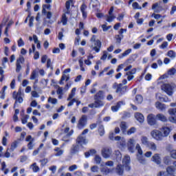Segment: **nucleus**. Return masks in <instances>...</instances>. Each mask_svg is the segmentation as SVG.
I'll list each match as a JSON object with an SVG mask.
<instances>
[{"label":"nucleus","mask_w":176,"mask_h":176,"mask_svg":"<svg viewBox=\"0 0 176 176\" xmlns=\"http://www.w3.org/2000/svg\"><path fill=\"white\" fill-rule=\"evenodd\" d=\"M113 89H116V93H117L120 97H122V96L126 93L127 87H123V84L122 83L118 84V82H114L113 84Z\"/></svg>","instance_id":"f257e3e1"},{"label":"nucleus","mask_w":176,"mask_h":176,"mask_svg":"<svg viewBox=\"0 0 176 176\" xmlns=\"http://www.w3.org/2000/svg\"><path fill=\"white\" fill-rule=\"evenodd\" d=\"M91 47L93 50H95L96 53H98L100 52V49H101V41L98 39H96V35H93L91 38Z\"/></svg>","instance_id":"f03ea898"},{"label":"nucleus","mask_w":176,"mask_h":176,"mask_svg":"<svg viewBox=\"0 0 176 176\" xmlns=\"http://www.w3.org/2000/svg\"><path fill=\"white\" fill-rule=\"evenodd\" d=\"M175 87V85L164 83L162 85L161 89L163 91H165L168 96H173V90Z\"/></svg>","instance_id":"7ed1b4c3"},{"label":"nucleus","mask_w":176,"mask_h":176,"mask_svg":"<svg viewBox=\"0 0 176 176\" xmlns=\"http://www.w3.org/2000/svg\"><path fill=\"white\" fill-rule=\"evenodd\" d=\"M86 124H87V116L82 115L78 120L77 128L79 130H82V129H85Z\"/></svg>","instance_id":"20e7f679"},{"label":"nucleus","mask_w":176,"mask_h":176,"mask_svg":"<svg viewBox=\"0 0 176 176\" xmlns=\"http://www.w3.org/2000/svg\"><path fill=\"white\" fill-rule=\"evenodd\" d=\"M105 105V102L100 99H94V102L88 105L89 108H101Z\"/></svg>","instance_id":"39448f33"},{"label":"nucleus","mask_w":176,"mask_h":176,"mask_svg":"<svg viewBox=\"0 0 176 176\" xmlns=\"http://www.w3.org/2000/svg\"><path fill=\"white\" fill-rule=\"evenodd\" d=\"M151 135L154 140L162 141L165 137H168V133H153Z\"/></svg>","instance_id":"423d86ee"},{"label":"nucleus","mask_w":176,"mask_h":176,"mask_svg":"<svg viewBox=\"0 0 176 176\" xmlns=\"http://www.w3.org/2000/svg\"><path fill=\"white\" fill-rule=\"evenodd\" d=\"M76 142L78 145H80L81 146L82 145H86V144H87L88 141L86 140V135H85V133H81L78 137Z\"/></svg>","instance_id":"0eeeda50"},{"label":"nucleus","mask_w":176,"mask_h":176,"mask_svg":"<svg viewBox=\"0 0 176 176\" xmlns=\"http://www.w3.org/2000/svg\"><path fill=\"white\" fill-rule=\"evenodd\" d=\"M170 117H169V122L172 123H176V108L175 109H169L168 111Z\"/></svg>","instance_id":"6e6552de"},{"label":"nucleus","mask_w":176,"mask_h":176,"mask_svg":"<svg viewBox=\"0 0 176 176\" xmlns=\"http://www.w3.org/2000/svg\"><path fill=\"white\" fill-rule=\"evenodd\" d=\"M147 122L150 126H156V124H157V121H156V116L152 113L147 116Z\"/></svg>","instance_id":"1a4fd4ad"},{"label":"nucleus","mask_w":176,"mask_h":176,"mask_svg":"<svg viewBox=\"0 0 176 176\" xmlns=\"http://www.w3.org/2000/svg\"><path fill=\"white\" fill-rule=\"evenodd\" d=\"M24 63V56H20L19 58L16 60V72L19 73L21 71V64Z\"/></svg>","instance_id":"9d476101"},{"label":"nucleus","mask_w":176,"mask_h":176,"mask_svg":"<svg viewBox=\"0 0 176 176\" xmlns=\"http://www.w3.org/2000/svg\"><path fill=\"white\" fill-rule=\"evenodd\" d=\"M122 164L127 171H130V156L125 155L122 160Z\"/></svg>","instance_id":"9b49d317"},{"label":"nucleus","mask_w":176,"mask_h":176,"mask_svg":"<svg viewBox=\"0 0 176 176\" xmlns=\"http://www.w3.org/2000/svg\"><path fill=\"white\" fill-rule=\"evenodd\" d=\"M112 153V150L109 148H104L102 150V155L104 159H108L111 154Z\"/></svg>","instance_id":"f8f14e48"},{"label":"nucleus","mask_w":176,"mask_h":176,"mask_svg":"<svg viewBox=\"0 0 176 176\" xmlns=\"http://www.w3.org/2000/svg\"><path fill=\"white\" fill-rule=\"evenodd\" d=\"M100 171L102 174L105 175H108L110 173H112V170L109 168L108 167L105 166L104 164H101Z\"/></svg>","instance_id":"ddd939ff"},{"label":"nucleus","mask_w":176,"mask_h":176,"mask_svg":"<svg viewBox=\"0 0 176 176\" xmlns=\"http://www.w3.org/2000/svg\"><path fill=\"white\" fill-rule=\"evenodd\" d=\"M134 142H135L134 139H130L128 141V144H127L128 150L129 151V152H131V153L134 152Z\"/></svg>","instance_id":"4468645a"},{"label":"nucleus","mask_w":176,"mask_h":176,"mask_svg":"<svg viewBox=\"0 0 176 176\" xmlns=\"http://www.w3.org/2000/svg\"><path fill=\"white\" fill-rule=\"evenodd\" d=\"M135 118L139 123H144V120H145L144 115L141 113H135Z\"/></svg>","instance_id":"2eb2a0df"},{"label":"nucleus","mask_w":176,"mask_h":176,"mask_svg":"<svg viewBox=\"0 0 176 176\" xmlns=\"http://www.w3.org/2000/svg\"><path fill=\"white\" fill-rule=\"evenodd\" d=\"M94 98V100H100L102 101V100L105 98V96H104V91H99L98 93L96 94Z\"/></svg>","instance_id":"dca6fc26"},{"label":"nucleus","mask_w":176,"mask_h":176,"mask_svg":"<svg viewBox=\"0 0 176 176\" xmlns=\"http://www.w3.org/2000/svg\"><path fill=\"white\" fill-rule=\"evenodd\" d=\"M155 108H157V109H159V111L164 112V111H166V104L160 102H156Z\"/></svg>","instance_id":"f3484780"},{"label":"nucleus","mask_w":176,"mask_h":176,"mask_svg":"<svg viewBox=\"0 0 176 176\" xmlns=\"http://www.w3.org/2000/svg\"><path fill=\"white\" fill-rule=\"evenodd\" d=\"M152 162H154V163H156V164H160L162 163V159L160 158V155L159 154H155L152 158Z\"/></svg>","instance_id":"a211bd4d"},{"label":"nucleus","mask_w":176,"mask_h":176,"mask_svg":"<svg viewBox=\"0 0 176 176\" xmlns=\"http://www.w3.org/2000/svg\"><path fill=\"white\" fill-rule=\"evenodd\" d=\"M86 9H87L86 4H82L80 6V12L82 14V19H86L87 17V12H86Z\"/></svg>","instance_id":"6ab92c4d"},{"label":"nucleus","mask_w":176,"mask_h":176,"mask_svg":"<svg viewBox=\"0 0 176 176\" xmlns=\"http://www.w3.org/2000/svg\"><path fill=\"white\" fill-rule=\"evenodd\" d=\"M54 155L56 156V157H58V156H62V155H63L64 153V150L61 149V148L60 147H56L54 149Z\"/></svg>","instance_id":"aec40b11"},{"label":"nucleus","mask_w":176,"mask_h":176,"mask_svg":"<svg viewBox=\"0 0 176 176\" xmlns=\"http://www.w3.org/2000/svg\"><path fill=\"white\" fill-rule=\"evenodd\" d=\"M176 168L173 166H169L166 168V173L168 175H174V173H175Z\"/></svg>","instance_id":"412c9836"},{"label":"nucleus","mask_w":176,"mask_h":176,"mask_svg":"<svg viewBox=\"0 0 176 176\" xmlns=\"http://www.w3.org/2000/svg\"><path fill=\"white\" fill-rule=\"evenodd\" d=\"M117 141H119L118 147L121 149H123L126 146V140L124 138L120 137V140Z\"/></svg>","instance_id":"4be33fe9"},{"label":"nucleus","mask_w":176,"mask_h":176,"mask_svg":"<svg viewBox=\"0 0 176 176\" xmlns=\"http://www.w3.org/2000/svg\"><path fill=\"white\" fill-rule=\"evenodd\" d=\"M123 104H124V102H123L122 101L118 102L116 106L111 107V111L113 112H118V111H119V108H120V106L123 105Z\"/></svg>","instance_id":"5701e85b"},{"label":"nucleus","mask_w":176,"mask_h":176,"mask_svg":"<svg viewBox=\"0 0 176 176\" xmlns=\"http://www.w3.org/2000/svg\"><path fill=\"white\" fill-rule=\"evenodd\" d=\"M79 152V144L75 145L74 144L71 148L70 153L72 155H75Z\"/></svg>","instance_id":"b1692460"},{"label":"nucleus","mask_w":176,"mask_h":176,"mask_svg":"<svg viewBox=\"0 0 176 176\" xmlns=\"http://www.w3.org/2000/svg\"><path fill=\"white\" fill-rule=\"evenodd\" d=\"M146 147L151 151H157V146L153 142H150Z\"/></svg>","instance_id":"393cba45"},{"label":"nucleus","mask_w":176,"mask_h":176,"mask_svg":"<svg viewBox=\"0 0 176 176\" xmlns=\"http://www.w3.org/2000/svg\"><path fill=\"white\" fill-rule=\"evenodd\" d=\"M39 75V72L36 69H34L32 71L31 76H30V80H34V79H36Z\"/></svg>","instance_id":"a878e982"},{"label":"nucleus","mask_w":176,"mask_h":176,"mask_svg":"<svg viewBox=\"0 0 176 176\" xmlns=\"http://www.w3.org/2000/svg\"><path fill=\"white\" fill-rule=\"evenodd\" d=\"M173 131V128L168 125H164L161 129V131H163V133H170Z\"/></svg>","instance_id":"bb28decb"},{"label":"nucleus","mask_w":176,"mask_h":176,"mask_svg":"<svg viewBox=\"0 0 176 176\" xmlns=\"http://www.w3.org/2000/svg\"><path fill=\"white\" fill-rule=\"evenodd\" d=\"M120 127L122 133H126V130H127V123L124 121L121 122Z\"/></svg>","instance_id":"cd10ccee"},{"label":"nucleus","mask_w":176,"mask_h":176,"mask_svg":"<svg viewBox=\"0 0 176 176\" xmlns=\"http://www.w3.org/2000/svg\"><path fill=\"white\" fill-rule=\"evenodd\" d=\"M109 138V140H111V141H119L120 140V136H116V133H110Z\"/></svg>","instance_id":"c85d7f7f"},{"label":"nucleus","mask_w":176,"mask_h":176,"mask_svg":"<svg viewBox=\"0 0 176 176\" xmlns=\"http://www.w3.org/2000/svg\"><path fill=\"white\" fill-rule=\"evenodd\" d=\"M14 22H13V21H10L7 25V27L6 28V30H5V32H4V34L6 35V36H9V33L8 31H9V29L10 28V26L14 24Z\"/></svg>","instance_id":"c756f323"},{"label":"nucleus","mask_w":176,"mask_h":176,"mask_svg":"<svg viewBox=\"0 0 176 176\" xmlns=\"http://www.w3.org/2000/svg\"><path fill=\"white\" fill-rule=\"evenodd\" d=\"M156 118H157L158 120H160L161 122H167V117L162 113L157 114Z\"/></svg>","instance_id":"7c9ffc66"},{"label":"nucleus","mask_w":176,"mask_h":176,"mask_svg":"<svg viewBox=\"0 0 176 176\" xmlns=\"http://www.w3.org/2000/svg\"><path fill=\"white\" fill-rule=\"evenodd\" d=\"M123 166L122 165H118L116 169V173L118 174V175H123Z\"/></svg>","instance_id":"2f4dec72"},{"label":"nucleus","mask_w":176,"mask_h":176,"mask_svg":"<svg viewBox=\"0 0 176 176\" xmlns=\"http://www.w3.org/2000/svg\"><path fill=\"white\" fill-rule=\"evenodd\" d=\"M76 92V88H73L72 89L71 94L69 95V97L67 98V101H71L75 97V93Z\"/></svg>","instance_id":"473e14b6"},{"label":"nucleus","mask_w":176,"mask_h":176,"mask_svg":"<svg viewBox=\"0 0 176 176\" xmlns=\"http://www.w3.org/2000/svg\"><path fill=\"white\" fill-rule=\"evenodd\" d=\"M142 101H144V98H142V96L141 95L136 96L135 100V102H136V104H142Z\"/></svg>","instance_id":"72a5a7b5"},{"label":"nucleus","mask_w":176,"mask_h":176,"mask_svg":"<svg viewBox=\"0 0 176 176\" xmlns=\"http://www.w3.org/2000/svg\"><path fill=\"white\" fill-rule=\"evenodd\" d=\"M141 141H142V144H143V145H145V146H148V145L150 143L149 140H148V138L145 136L142 137Z\"/></svg>","instance_id":"f704fd0d"},{"label":"nucleus","mask_w":176,"mask_h":176,"mask_svg":"<svg viewBox=\"0 0 176 176\" xmlns=\"http://www.w3.org/2000/svg\"><path fill=\"white\" fill-rule=\"evenodd\" d=\"M163 162L164 164H166V166H169V164H171V157L168 156L164 157L163 159Z\"/></svg>","instance_id":"c9c22d12"},{"label":"nucleus","mask_w":176,"mask_h":176,"mask_svg":"<svg viewBox=\"0 0 176 176\" xmlns=\"http://www.w3.org/2000/svg\"><path fill=\"white\" fill-rule=\"evenodd\" d=\"M72 3V1L71 0L67 1L65 3L66 10H67L65 13H67V14H69V9Z\"/></svg>","instance_id":"e433bc0d"},{"label":"nucleus","mask_w":176,"mask_h":176,"mask_svg":"<svg viewBox=\"0 0 176 176\" xmlns=\"http://www.w3.org/2000/svg\"><path fill=\"white\" fill-rule=\"evenodd\" d=\"M8 138H9V135H8V133L6 134V136L3 137L2 145H3V146H6V145H8Z\"/></svg>","instance_id":"4c0bfd02"},{"label":"nucleus","mask_w":176,"mask_h":176,"mask_svg":"<svg viewBox=\"0 0 176 176\" xmlns=\"http://www.w3.org/2000/svg\"><path fill=\"white\" fill-rule=\"evenodd\" d=\"M1 170L3 171L4 174H8L9 173V169L6 168V164L5 162H3L1 164Z\"/></svg>","instance_id":"58836bf2"},{"label":"nucleus","mask_w":176,"mask_h":176,"mask_svg":"<svg viewBox=\"0 0 176 176\" xmlns=\"http://www.w3.org/2000/svg\"><path fill=\"white\" fill-rule=\"evenodd\" d=\"M30 168H32L34 173H38L39 171V166H36V163L32 164Z\"/></svg>","instance_id":"ea45409f"},{"label":"nucleus","mask_w":176,"mask_h":176,"mask_svg":"<svg viewBox=\"0 0 176 176\" xmlns=\"http://www.w3.org/2000/svg\"><path fill=\"white\" fill-rule=\"evenodd\" d=\"M47 102H50V104H52L53 105H56V104H57V102H58V100L56 98L50 97V98H48Z\"/></svg>","instance_id":"a19ab883"},{"label":"nucleus","mask_w":176,"mask_h":176,"mask_svg":"<svg viewBox=\"0 0 176 176\" xmlns=\"http://www.w3.org/2000/svg\"><path fill=\"white\" fill-rule=\"evenodd\" d=\"M131 53V49H128L124 53H122V56L119 55V58H123V57H126V56H129Z\"/></svg>","instance_id":"79ce46f5"},{"label":"nucleus","mask_w":176,"mask_h":176,"mask_svg":"<svg viewBox=\"0 0 176 176\" xmlns=\"http://www.w3.org/2000/svg\"><path fill=\"white\" fill-rule=\"evenodd\" d=\"M106 17V20L108 23H112V21H113V20L115 19V16H113V14L107 15Z\"/></svg>","instance_id":"37998d69"},{"label":"nucleus","mask_w":176,"mask_h":176,"mask_svg":"<svg viewBox=\"0 0 176 176\" xmlns=\"http://www.w3.org/2000/svg\"><path fill=\"white\" fill-rule=\"evenodd\" d=\"M67 21H68L67 15H65V14H63L62 16L61 23H63V25H67Z\"/></svg>","instance_id":"c03bdc74"},{"label":"nucleus","mask_w":176,"mask_h":176,"mask_svg":"<svg viewBox=\"0 0 176 176\" xmlns=\"http://www.w3.org/2000/svg\"><path fill=\"white\" fill-rule=\"evenodd\" d=\"M28 119H30L29 115L23 116V117L21 118V122L23 123V124H25V123L28 122Z\"/></svg>","instance_id":"a18cd8bd"},{"label":"nucleus","mask_w":176,"mask_h":176,"mask_svg":"<svg viewBox=\"0 0 176 176\" xmlns=\"http://www.w3.org/2000/svg\"><path fill=\"white\" fill-rule=\"evenodd\" d=\"M168 57H170V58H174L176 56L175 52L173 50H170L167 53Z\"/></svg>","instance_id":"49530a36"},{"label":"nucleus","mask_w":176,"mask_h":176,"mask_svg":"<svg viewBox=\"0 0 176 176\" xmlns=\"http://www.w3.org/2000/svg\"><path fill=\"white\" fill-rule=\"evenodd\" d=\"M19 143L17 142V141H14V142H12V144H11V148H10V151H12V152H13V151H14V149L16 148H17V144H18Z\"/></svg>","instance_id":"de8ad7c7"},{"label":"nucleus","mask_w":176,"mask_h":176,"mask_svg":"<svg viewBox=\"0 0 176 176\" xmlns=\"http://www.w3.org/2000/svg\"><path fill=\"white\" fill-rule=\"evenodd\" d=\"M17 43H18L19 47H23V46H24V45H25V43H24V41L21 38H20L18 40Z\"/></svg>","instance_id":"09e8293b"},{"label":"nucleus","mask_w":176,"mask_h":176,"mask_svg":"<svg viewBox=\"0 0 176 176\" xmlns=\"http://www.w3.org/2000/svg\"><path fill=\"white\" fill-rule=\"evenodd\" d=\"M47 68H50L53 71V66L52 65V60L50 58L47 60Z\"/></svg>","instance_id":"8fccbe9b"},{"label":"nucleus","mask_w":176,"mask_h":176,"mask_svg":"<svg viewBox=\"0 0 176 176\" xmlns=\"http://www.w3.org/2000/svg\"><path fill=\"white\" fill-rule=\"evenodd\" d=\"M116 39L117 43H120V42L122 41V39H123V35H119V34L116 35Z\"/></svg>","instance_id":"3c124183"},{"label":"nucleus","mask_w":176,"mask_h":176,"mask_svg":"<svg viewBox=\"0 0 176 176\" xmlns=\"http://www.w3.org/2000/svg\"><path fill=\"white\" fill-rule=\"evenodd\" d=\"M61 78L62 80H65L66 82H68V80L69 79V74H63Z\"/></svg>","instance_id":"603ef678"},{"label":"nucleus","mask_w":176,"mask_h":176,"mask_svg":"<svg viewBox=\"0 0 176 176\" xmlns=\"http://www.w3.org/2000/svg\"><path fill=\"white\" fill-rule=\"evenodd\" d=\"M112 26H107L106 24L102 25V28L104 31V32H107L109 29H111Z\"/></svg>","instance_id":"864d4df0"},{"label":"nucleus","mask_w":176,"mask_h":176,"mask_svg":"<svg viewBox=\"0 0 176 176\" xmlns=\"http://www.w3.org/2000/svg\"><path fill=\"white\" fill-rule=\"evenodd\" d=\"M72 135V133H67L65 136H63V141H69V138Z\"/></svg>","instance_id":"5fc2aeb1"},{"label":"nucleus","mask_w":176,"mask_h":176,"mask_svg":"<svg viewBox=\"0 0 176 176\" xmlns=\"http://www.w3.org/2000/svg\"><path fill=\"white\" fill-rule=\"evenodd\" d=\"M94 160L96 164H100V163H101V157H100V155H96Z\"/></svg>","instance_id":"6e6d98bb"},{"label":"nucleus","mask_w":176,"mask_h":176,"mask_svg":"<svg viewBox=\"0 0 176 176\" xmlns=\"http://www.w3.org/2000/svg\"><path fill=\"white\" fill-rule=\"evenodd\" d=\"M155 98L157 100H159V101H163V96H162V94H160V93L156 94Z\"/></svg>","instance_id":"4d7b16f0"},{"label":"nucleus","mask_w":176,"mask_h":176,"mask_svg":"<svg viewBox=\"0 0 176 176\" xmlns=\"http://www.w3.org/2000/svg\"><path fill=\"white\" fill-rule=\"evenodd\" d=\"M175 68H171L168 71V75H175Z\"/></svg>","instance_id":"13d9d810"},{"label":"nucleus","mask_w":176,"mask_h":176,"mask_svg":"<svg viewBox=\"0 0 176 176\" xmlns=\"http://www.w3.org/2000/svg\"><path fill=\"white\" fill-rule=\"evenodd\" d=\"M116 155L117 156V160H122V154L120 153V151H116Z\"/></svg>","instance_id":"bf43d9fd"},{"label":"nucleus","mask_w":176,"mask_h":176,"mask_svg":"<svg viewBox=\"0 0 176 176\" xmlns=\"http://www.w3.org/2000/svg\"><path fill=\"white\" fill-rule=\"evenodd\" d=\"M75 170H78V166L76 164L72 165L69 167V171H75Z\"/></svg>","instance_id":"052dcab7"},{"label":"nucleus","mask_w":176,"mask_h":176,"mask_svg":"<svg viewBox=\"0 0 176 176\" xmlns=\"http://www.w3.org/2000/svg\"><path fill=\"white\" fill-rule=\"evenodd\" d=\"M167 46H168V43L167 41H164L162 44L160 46V49H166Z\"/></svg>","instance_id":"680f3d73"},{"label":"nucleus","mask_w":176,"mask_h":176,"mask_svg":"<svg viewBox=\"0 0 176 176\" xmlns=\"http://www.w3.org/2000/svg\"><path fill=\"white\" fill-rule=\"evenodd\" d=\"M31 95L34 98H39V94L36 91H32Z\"/></svg>","instance_id":"e2e57ef3"},{"label":"nucleus","mask_w":176,"mask_h":176,"mask_svg":"<svg viewBox=\"0 0 176 176\" xmlns=\"http://www.w3.org/2000/svg\"><path fill=\"white\" fill-rule=\"evenodd\" d=\"M107 167H113V161H108L104 164Z\"/></svg>","instance_id":"0e129e2a"},{"label":"nucleus","mask_w":176,"mask_h":176,"mask_svg":"<svg viewBox=\"0 0 176 176\" xmlns=\"http://www.w3.org/2000/svg\"><path fill=\"white\" fill-rule=\"evenodd\" d=\"M170 157L172 159H175L176 160V150H172L170 151Z\"/></svg>","instance_id":"69168bd1"},{"label":"nucleus","mask_w":176,"mask_h":176,"mask_svg":"<svg viewBox=\"0 0 176 176\" xmlns=\"http://www.w3.org/2000/svg\"><path fill=\"white\" fill-rule=\"evenodd\" d=\"M126 76H127L128 80H133L134 79V75L132 74H127V72L126 73Z\"/></svg>","instance_id":"338daca9"},{"label":"nucleus","mask_w":176,"mask_h":176,"mask_svg":"<svg viewBox=\"0 0 176 176\" xmlns=\"http://www.w3.org/2000/svg\"><path fill=\"white\" fill-rule=\"evenodd\" d=\"M91 170L92 173H98V166H94L91 168Z\"/></svg>","instance_id":"774afa93"}]
</instances>
